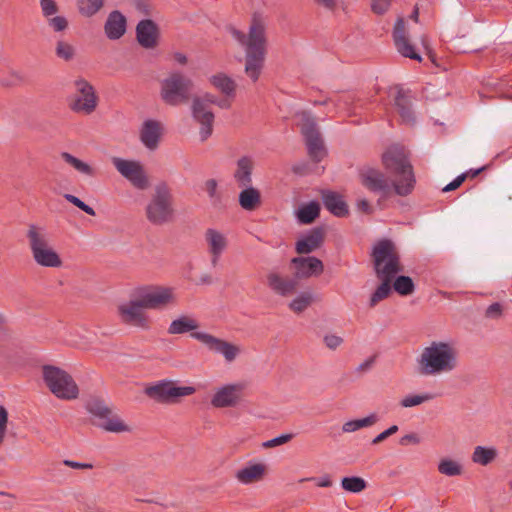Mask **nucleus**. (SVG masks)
<instances>
[{
	"label": "nucleus",
	"instance_id": "f257e3e1",
	"mask_svg": "<svg viewBox=\"0 0 512 512\" xmlns=\"http://www.w3.org/2000/svg\"><path fill=\"white\" fill-rule=\"evenodd\" d=\"M382 163L385 169L394 177L390 184L383 172L372 167H363L359 170L361 184L373 193H381L384 197L394 192L399 196H407L412 193L416 179L403 147H390L382 155Z\"/></svg>",
	"mask_w": 512,
	"mask_h": 512
},
{
	"label": "nucleus",
	"instance_id": "f03ea898",
	"mask_svg": "<svg viewBox=\"0 0 512 512\" xmlns=\"http://www.w3.org/2000/svg\"><path fill=\"white\" fill-rule=\"evenodd\" d=\"M173 302L174 294L171 288L141 287L134 291L129 301L117 306V315L123 325L147 331L152 327V320L145 310L161 309Z\"/></svg>",
	"mask_w": 512,
	"mask_h": 512
},
{
	"label": "nucleus",
	"instance_id": "7ed1b4c3",
	"mask_svg": "<svg viewBox=\"0 0 512 512\" xmlns=\"http://www.w3.org/2000/svg\"><path fill=\"white\" fill-rule=\"evenodd\" d=\"M227 31L245 50V73L256 82L264 67L267 54L266 24L264 19L254 14L249 26L248 34L228 26Z\"/></svg>",
	"mask_w": 512,
	"mask_h": 512
},
{
	"label": "nucleus",
	"instance_id": "20e7f679",
	"mask_svg": "<svg viewBox=\"0 0 512 512\" xmlns=\"http://www.w3.org/2000/svg\"><path fill=\"white\" fill-rule=\"evenodd\" d=\"M371 258L376 277L381 281L369 300V307L374 308L379 302L389 297L392 282L403 268L399 252L390 239L378 241L372 249Z\"/></svg>",
	"mask_w": 512,
	"mask_h": 512
},
{
	"label": "nucleus",
	"instance_id": "39448f33",
	"mask_svg": "<svg viewBox=\"0 0 512 512\" xmlns=\"http://www.w3.org/2000/svg\"><path fill=\"white\" fill-rule=\"evenodd\" d=\"M198 328L199 323L195 318L182 315L170 323L167 332L170 335L191 332L192 338L205 345L209 351L221 354L227 362H233L237 358L241 351L239 346L212 334L195 331Z\"/></svg>",
	"mask_w": 512,
	"mask_h": 512
},
{
	"label": "nucleus",
	"instance_id": "423d86ee",
	"mask_svg": "<svg viewBox=\"0 0 512 512\" xmlns=\"http://www.w3.org/2000/svg\"><path fill=\"white\" fill-rule=\"evenodd\" d=\"M457 365L456 350L446 342H432L418 359L421 375H436L452 371Z\"/></svg>",
	"mask_w": 512,
	"mask_h": 512
},
{
	"label": "nucleus",
	"instance_id": "0eeeda50",
	"mask_svg": "<svg viewBox=\"0 0 512 512\" xmlns=\"http://www.w3.org/2000/svg\"><path fill=\"white\" fill-rule=\"evenodd\" d=\"M26 238L36 264L46 268H60L62 266V259L51 244L46 228L30 224L28 225Z\"/></svg>",
	"mask_w": 512,
	"mask_h": 512
},
{
	"label": "nucleus",
	"instance_id": "6e6552de",
	"mask_svg": "<svg viewBox=\"0 0 512 512\" xmlns=\"http://www.w3.org/2000/svg\"><path fill=\"white\" fill-rule=\"evenodd\" d=\"M147 220L155 225L162 226L173 221L175 216L174 198L172 189L166 182H159L145 208Z\"/></svg>",
	"mask_w": 512,
	"mask_h": 512
},
{
	"label": "nucleus",
	"instance_id": "1a4fd4ad",
	"mask_svg": "<svg viewBox=\"0 0 512 512\" xmlns=\"http://www.w3.org/2000/svg\"><path fill=\"white\" fill-rule=\"evenodd\" d=\"M193 81L180 72H173L161 82L160 96L170 106L187 104L191 99Z\"/></svg>",
	"mask_w": 512,
	"mask_h": 512
},
{
	"label": "nucleus",
	"instance_id": "9d476101",
	"mask_svg": "<svg viewBox=\"0 0 512 512\" xmlns=\"http://www.w3.org/2000/svg\"><path fill=\"white\" fill-rule=\"evenodd\" d=\"M42 373L45 384L57 398L72 400L78 397V386L65 370L52 365H44Z\"/></svg>",
	"mask_w": 512,
	"mask_h": 512
},
{
	"label": "nucleus",
	"instance_id": "9b49d317",
	"mask_svg": "<svg viewBox=\"0 0 512 512\" xmlns=\"http://www.w3.org/2000/svg\"><path fill=\"white\" fill-rule=\"evenodd\" d=\"M145 394L150 399L162 404H176L181 398L196 392L193 386H177L171 380H162L145 388Z\"/></svg>",
	"mask_w": 512,
	"mask_h": 512
},
{
	"label": "nucleus",
	"instance_id": "f8f14e48",
	"mask_svg": "<svg viewBox=\"0 0 512 512\" xmlns=\"http://www.w3.org/2000/svg\"><path fill=\"white\" fill-rule=\"evenodd\" d=\"M86 409L99 420L97 425L102 429L115 433L129 431V427L113 413L102 398L90 397L86 403Z\"/></svg>",
	"mask_w": 512,
	"mask_h": 512
},
{
	"label": "nucleus",
	"instance_id": "ddd939ff",
	"mask_svg": "<svg viewBox=\"0 0 512 512\" xmlns=\"http://www.w3.org/2000/svg\"><path fill=\"white\" fill-rule=\"evenodd\" d=\"M217 100V97L211 93L195 96L192 99V116L201 125L199 134L202 141L207 140L212 135L215 116L209 106L216 104Z\"/></svg>",
	"mask_w": 512,
	"mask_h": 512
},
{
	"label": "nucleus",
	"instance_id": "4468645a",
	"mask_svg": "<svg viewBox=\"0 0 512 512\" xmlns=\"http://www.w3.org/2000/svg\"><path fill=\"white\" fill-rule=\"evenodd\" d=\"M75 94L69 101V108L76 113L89 115L98 106V96L92 84L84 78L74 81Z\"/></svg>",
	"mask_w": 512,
	"mask_h": 512
},
{
	"label": "nucleus",
	"instance_id": "2eb2a0df",
	"mask_svg": "<svg viewBox=\"0 0 512 512\" xmlns=\"http://www.w3.org/2000/svg\"><path fill=\"white\" fill-rule=\"evenodd\" d=\"M112 163L117 171L129 180L135 188L144 190L148 187V177L140 162L114 157Z\"/></svg>",
	"mask_w": 512,
	"mask_h": 512
},
{
	"label": "nucleus",
	"instance_id": "dca6fc26",
	"mask_svg": "<svg viewBox=\"0 0 512 512\" xmlns=\"http://www.w3.org/2000/svg\"><path fill=\"white\" fill-rule=\"evenodd\" d=\"M245 382L226 384L215 391L211 405L215 408L236 407L241 403L246 389Z\"/></svg>",
	"mask_w": 512,
	"mask_h": 512
},
{
	"label": "nucleus",
	"instance_id": "f3484780",
	"mask_svg": "<svg viewBox=\"0 0 512 512\" xmlns=\"http://www.w3.org/2000/svg\"><path fill=\"white\" fill-rule=\"evenodd\" d=\"M267 286L276 294L282 297H289L298 290L299 282L294 276H282L276 271L266 275Z\"/></svg>",
	"mask_w": 512,
	"mask_h": 512
},
{
	"label": "nucleus",
	"instance_id": "a211bd4d",
	"mask_svg": "<svg viewBox=\"0 0 512 512\" xmlns=\"http://www.w3.org/2000/svg\"><path fill=\"white\" fill-rule=\"evenodd\" d=\"M393 39L397 51L404 57L410 58L413 60H417L419 62L422 61V57L419 53L415 51L414 46L410 43L405 27V20L403 17H399L395 23L393 29Z\"/></svg>",
	"mask_w": 512,
	"mask_h": 512
},
{
	"label": "nucleus",
	"instance_id": "6ab92c4d",
	"mask_svg": "<svg viewBox=\"0 0 512 512\" xmlns=\"http://www.w3.org/2000/svg\"><path fill=\"white\" fill-rule=\"evenodd\" d=\"M291 264L295 268L294 275L299 281L313 276H319L324 271L322 261L314 256L295 257L291 260Z\"/></svg>",
	"mask_w": 512,
	"mask_h": 512
},
{
	"label": "nucleus",
	"instance_id": "aec40b11",
	"mask_svg": "<svg viewBox=\"0 0 512 512\" xmlns=\"http://www.w3.org/2000/svg\"><path fill=\"white\" fill-rule=\"evenodd\" d=\"M159 36V27L151 19L141 20L136 26V39L145 49L155 48L158 45Z\"/></svg>",
	"mask_w": 512,
	"mask_h": 512
},
{
	"label": "nucleus",
	"instance_id": "412c9836",
	"mask_svg": "<svg viewBox=\"0 0 512 512\" xmlns=\"http://www.w3.org/2000/svg\"><path fill=\"white\" fill-rule=\"evenodd\" d=\"M204 236L208 246V252L211 255V265L216 267L222 253L227 248V239L221 232L212 228L207 229Z\"/></svg>",
	"mask_w": 512,
	"mask_h": 512
},
{
	"label": "nucleus",
	"instance_id": "4be33fe9",
	"mask_svg": "<svg viewBox=\"0 0 512 512\" xmlns=\"http://www.w3.org/2000/svg\"><path fill=\"white\" fill-rule=\"evenodd\" d=\"M126 17L118 10L112 11L105 22L104 31L108 39L118 40L126 32Z\"/></svg>",
	"mask_w": 512,
	"mask_h": 512
},
{
	"label": "nucleus",
	"instance_id": "5701e85b",
	"mask_svg": "<svg viewBox=\"0 0 512 512\" xmlns=\"http://www.w3.org/2000/svg\"><path fill=\"white\" fill-rule=\"evenodd\" d=\"M162 135V125L156 120H146L140 130V140L150 150H155Z\"/></svg>",
	"mask_w": 512,
	"mask_h": 512
},
{
	"label": "nucleus",
	"instance_id": "b1692460",
	"mask_svg": "<svg viewBox=\"0 0 512 512\" xmlns=\"http://www.w3.org/2000/svg\"><path fill=\"white\" fill-rule=\"evenodd\" d=\"M394 105L404 123L408 125H413L415 123V115L412 110L411 96L408 94V91L397 87V93L394 98Z\"/></svg>",
	"mask_w": 512,
	"mask_h": 512
},
{
	"label": "nucleus",
	"instance_id": "393cba45",
	"mask_svg": "<svg viewBox=\"0 0 512 512\" xmlns=\"http://www.w3.org/2000/svg\"><path fill=\"white\" fill-rule=\"evenodd\" d=\"M324 229L321 227L313 228L306 236L296 242V252L298 254H309L319 248L324 241Z\"/></svg>",
	"mask_w": 512,
	"mask_h": 512
},
{
	"label": "nucleus",
	"instance_id": "a878e982",
	"mask_svg": "<svg viewBox=\"0 0 512 512\" xmlns=\"http://www.w3.org/2000/svg\"><path fill=\"white\" fill-rule=\"evenodd\" d=\"M266 465L255 463L236 472V479L242 484H252L261 481L266 474Z\"/></svg>",
	"mask_w": 512,
	"mask_h": 512
},
{
	"label": "nucleus",
	"instance_id": "bb28decb",
	"mask_svg": "<svg viewBox=\"0 0 512 512\" xmlns=\"http://www.w3.org/2000/svg\"><path fill=\"white\" fill-rule=\"evenodd\" d=\"M323 203L326 209L337 217H345L349 214L347 203L336 192H325L323 194Z\"/></svg>",
	"mask_w": 512,
	"mask_h": 512
},
{
	"label": "nucleus",
	"instance_id": "cd10ccee",
	"mask_svg": "<svg viewBox=\"0 0 512 512\" xmlns=\"http://www.w3.org/2000/svg\"><path fill=\"white\" fill-rule=\"evenodd\" d=\"M254 168L253 160L248 156H243L237 161V169L234 178L240 187H247L252 183V170Z\"/></svg>",
	"mask_w": 512,
	"mask_h": 512
},
{
	"label": "nucleus",
	"instance_id": "c85d7f7f",
	"mask_svg": "<svg viewBox=\"0 0 512 512\" xmlns=\"http://www.w3.org/2000/svg\"><path fill=\"white\" fill-rule=\"evenodd\" d=\"M238 201L244 210L254 211L261 205V193L249 185L240 192Z\"/></svg>",
	"mask_w": 512,
	"mask_h": 512
},
{
	"label": "nucleus",
	"instance_id": "c756f323",
	"mask_svg": "<svg viewBox=\"0 0 512 512\" xmlns=\"http://www.w3.org/2000/svg\"><path fill=\"white\" fill-rule=\"evenodd\" d=\"M211 84L228 98H234L236 93L235 81L225 73H218L210 78Z\"/></svg>",
	"mask_w": 512,
	"mask_h": 512
},
{
	"label": "nucleus",
	"instance_id": "7c9ffc66",
	"mask_svg": "<svg viewBox=\"0 0 512 512\" xmlns=\"http://www.w3.org/2000/svg\"><path fill=\"white\" fill-rule=\"evenodd\" d=\"M308 155L311 160L318 163L324 159L327 154L321 135L305 139Z\"/></svg>",
	"mask_w": 512,
	"mask_h": 512
},
{
	"label": "nucleus",
	"instance_id": "2f4dec72",
	"mask_svg": "<svg viewBox=\"0 0 512 512\" xmlns=\"http://www.w3.org/2000/svg\"><path fill=\"white\" fill-rule=\"evenodd\" d=\"M297 116L299 117L298 126L305 139L320 135L316 121L310 113L302 111Z\"/></svg>",
	"mask_w": 512,
	"mask_h": 512
},
{
	"label": "nucleus",
	"instance_id": "473e14b6",
	"mask_svg": "<svg viewBox=\"0 0 512 512\" xmlns=\"http://www.w3.org/2000/svg\"><path fill=\"white\" fill-rule=\"evenodd\" d=\"M497 454V450L494 447L476 446L471 459L476 464L486 466L496 459Z\"/></svg>",
	"mask_w": 512,
	"mask_h": 512
},
{
	"label": "nucleus",
	"instance_id": "72a5a7b5",
	"mask_svg": "<svg viewBox=\"0 0 512 512\" xmlns=\"http://www.w3.org/2000/svg\"><path fill=\"white\" fill-rule=\"evenodd\" d=\"M320 214V204L312 201L302 206L298 212L297 217L302 224H311Z\"/></svg>",
	"mask_w": 512,
	"mask_h": 512
},
{
	"label": "nucleus",
	"instance_id": "f704fd0d",
	"mask_svg": "<svg viewBox=\"0 0 512 512\" xmlns=\"http://www.w3.org/2000/svg\"><path fill=\"white\" fill-rule=\"evenodd\" d=\"M379 421L376 413H372L365 418L347 421L343 424L342 430L345 433L355 432L364 427H370Z\"/></svg>",
	"mask_w": 512,
	"mask_h": 512
},
{
	"label": "nucleus",
	"instance_id": "c9c22d12",
	"mask_svg": "<svg viewBox=\"0 0 512 512\" xmlns=\"http://www.w3.org/2000/svg\"><path fill=\"white\" fill-rule=\"evenodd\" d=\"M61 158L69 165H71L75 170L80 172L81 174L94 177L96 176V169L91 167L89 164L83 162L82 160L76 158L72 154L68 152H63L61 154Z\"/></svg>",
	"mask_w": 512,
	"mask_h": 512
},
{
	"label": "nucleus",
	"instance_id": "e433bc0d",
	"mask_svg": "<svg viewBox=\"0 0 512 512\" xmlns=\"http://www.w3.org/2000/svg\"><path fill=\"white\" fill-rule=\"evenodd\" d=\"M27 83L26 76L20 71L11 70L0 78V85L7 88L19 87Z\"/></svg>",
	"mask_w": 512,
	"mask_h": 512
},
{
	"label": "nucleus",
	"instance_id": "4c0bfd02",
	"mask_svg": "<svg viewBox=\"0 0 512 512\" xmlns=\"http://www.w3.org/2000/svg\"><path fill=\"white\" fill-rule=\"evenodd\" d=\"M80 14L86 17L95 15L104 5V0H77Z\"/></svg>",
	"mask_w": 512,
	"mask_h": 512
},
{
	"label": "nucleus",
	"instance_id": "58836bf2",
	"mask_svg": "<svg viewBox=\"0 0 512 512\" xmlns=\"http://www.w3.org/2000/svg\"><path fill=\"white\" fill-rule=\"evenodd\" d=\"M392 283L395 291L402 296H407L414 292L415 286L409 276H398Z\"/></svg>",
	"mask_w": 512,
	"mask_h": 512
},
{
	"label": "nucleus",
	"instance_id": "ea45409f",
	"mask_svg": "<svg viewBox=\"0 0 512 512\" xmlns=\"http://www.w3.org/2000/svg\"><path fill=\"white\" fill-rule=\"evenodd\" d=\"M312 302V294L309 292H303L290 302L289 308L295 313H301L306 310Z\"/></svg>",
	"mask_w": 512,
	"mask_h": 512
},
{
	"label": "nucleus",
	"instance_id": "a19ab883",
	"mask_svg": "<svg viewBox=\"0 0 512 512\" xmlns=\"http://www.w3.org/2000/svg\"><path fill=\"white\" fill-rule=\"evenodd\" d=\"M55 54L59 59L68 62L74 59L76 51L73 45L66 41L60 40L56 43Z\"/></svg>",
	"mask_w": 512,
	"mask_h": 512
},
{
	"label": "nucleus",
	"instance_id": "79ce46f5",
	"mask_svg": "<svg viewBox=\"0 0 512 512\" xmlns=\"http://www.w3.org/2000/svg\"><path fill=\"white\" fill-rule=\"evenodd\" d=\"M342 488L352 493H359L366 488V482L363 478L353 476L344 477L341 481Z\"/></svg>",
	"mask_w": 512,
	"mask_h": 512
},
{
	"label": "nucleus",
	"instance_id": "37998d69",
	"mask_svg": "<svg viewBox=\"0 0 512 512\" xmlns=\"http://www.w3.org/2000/svg\"><path fill=\"white\" fill-rule=\"evenodd\" d=\"M438 470L441 474L447 476H457L462 473L461 465L450 459L442 460L438 465Z\"/></svg>",
	"mask_w": 512,
	"mask_h": 512
},
{
	"label": "nucleus",
	"instance_id": "c03bdc74",
	"mask_svg": "<svg viewBox=\"0 0 512 512\" xmlns=\"http://www.w3.org/2000/svg\"><path fill=\"white\" fill-rule=\"evenodd\" d=\"M432 399L429 394L424 395H408L400 401V405L404 408L414 407Z\"/></svg>",
	"mask_w": 512,
	"mask_h": 512
},
{
	"label": "nucleus",
	"instance_id": "a18cd8bd",
	"mask_svg": "<svg viewBox=\"0 0 512 512\" xmlns=\"http://www.w3.org/2000/svg\"><path fill=\"white\" fill-rule=\"evenodd\" d=\"M49 27L55 32H62L68 27V21L63 16H50L47 18Z\"/></svg>",
	"mask_w": 512,
	"mask_h": 512
},
{
	"label": "nucleus",
	"instance_id": "49530a36",
	"mask_svg": "<svg viewBox=\"0 0 512 512\" xmlns=\"http://www.w3.org/2000/svg\"><path fill=\"white\" fill-rule=\"evenodd\" d=\"M64 198L72 203L73 205H75L77 208L81 209L82 211H84L85 213H87L88 215H91V216H94L95 215V210L88 206L87 204H85L82 200H80L78 197L72 195V194H65L64 195Z\"/></svg>",
	"mask_w": 512,
	"mask_h": 512
},
{
	"label": "nucleus",
	"instance_id": "de8ad7c7",
	"mask_svg": "<svg viewBox=\"0 0 512 512\" xmlns=\"http://www.w3.org/2000/svg\"><path fill=\"white\" fill-rule=\"evenodd\" d=\"M293 438H294V434H292V433L282 434L278 437H275L271 440L264 442L263 447L264 448H273L276 446H280V445L290 442Z\"/></svg>",
	"mask_w": 512,
	"mask_h": 512
},
{
	"label": "nucleus",
	"instance_id": "09e8293b",
	"mask_svg": "<svg viewBox=\"0 0 512 512\" xmlns=\"http://www.w3.org/2000/svg\"><path fill=\"white\" fill-rule=\"evenodd\" d=\"M218 183L215 179H208L204 183L205 191L211 200L220 201V194L217 192Z\"/></svg>",
	"mask_w": 512,
	"mask_h": 512
},
{
	"label": "nucleus",
	"instance_id": "8fccbe9b",
	"mask_svg": "<svg viewBox=\"0 0 512 512\" xmlns=\"http://www.w3.org/2000/svg\"><path fill=\"white\" fill-rule=\"evenodd\" d=\"M43 15L48 18L57 14L58 6L54 0H40Z\"/></svg>",
	"mask_w": 512,
	"mask_h": 512
},
{
	"label": "nucleus",
	"instance_id": "3c124183",
	"mask_svg": "<svg viewBox=\"0 0 512 512\" xmlns=\"http://www.w3.org/2000/svg\"><path fill=\"white\" fill-rule=\"evenodd\" d=\"M134 7L144 16H151L153 14V6L149 0H135Z\"/></svg>",
	"mask_w": 512,
	"mask_h": 512
},
{
	"label": "nucleus",
	"instance_id": "603ef678",
	"mask_svg": "<svg viewBox=\"0 0 512 512\" xmlns=\"http://www.w3.org/2000/svg\"><path fill=\"white\" fill-rule=\"evenodd\" d=\"M391 0H372L371 9L375 14L382 15L390 7Z\"/></svg>",
	"mask_w": 512,
	"mask_h": 512
},
{
	"label": "nucleus",
	"instance_id": "864d4df0",
	"mask_svg": "<svg viewBox=\"0 0 512 512\" xmlns=\"http://www.w3.org/2000/svg\"><path fill=\"white\" fill-rule=\"evenodd\" d=\"M8 423V412L6 408L0 405V445L4 441L6 429Z\"/></svg>",
	"mask_w": 512,
	"mask_h": 512
},
{
	"label": "nucleus",
	"instance_id": "5fc2aeb1",
	"mask_svg": "<svg viewBox=\"0 0 512 512\" xmlns=\"http://www.w3.org/2000/svg\"><path fill=\"white\" fill-rule=\"evenodd\" d=\"M398 426L397 425H392L390 426L388 429H386L385 431H383L382 433H380L379 435H377L373 440H372V444L373 445H377L381 442H383L384 440H386L388 437L392 436L393 434H395L397 431H398Z\"/></svg>",
	"mask_w": 512,
	"mask_h": 512
},
{
	"label": "nucleus",
	"instance_id": "6e6d98bb",
	"mask_svg": "<svg viewBox=\"0 0 512 512\" xmlns=\"http://www.w3.org/2000/svg\"><path fill=\"white\" fill-rule=\"evenodd\" d=\"M324 343L329 349L335 350L343 343V339L340 336L330 334L324 337Z\"/></svg>",
	"mask_w": 512,
	"mask_h": 512
},
{
	"label": "nucleus",
	"instance_id": "4d7b16f0",
	"mask_svg": "<svg viewBox=\"0 0 512 512\" xmlns=\"http://www.w3.org/2000/svg\"><path fill=\"white\" fill-rule=\"evenodd\" d=\"M421 441L420 437L416 433H409L400 438L399 444L407 446L409 444L417 445Z\"/></svg>",
	"mask_w": 512,
	"mask_h": 512
},
{
	"label": "nucleus",
	"instance_id": "13d9d810",
	"mask_svg": "<svg viewBox=\"0 0 512 512\" xmlns=\"http://www.w3.org/2000/svg\"><path fill=\"white\" fill-rule=\"evenodd\" d=\"M467 177L468 174L459 175L456 179H454L452 182H450L443 188V192H449L457 189L458 187L461 186V184L466 180Z\"/></svg>",
	"mask_w": 512,
	"mask_h": 512
},
{
	"label": "nucleus",
	"instance_id": "bf43d9fd",
	"mask_svg": "<svg viewBox=\"0 0 512 512\" xmlns=\"http://www.w3.org/2000/svg\"><path fill=\"white\" fill-rule=\"evenodd\" d=\"M502 314V306L500 303H493L486 309V317L499 318Z\"/></svg>",
	"mask_w": 512,
	"mask_h": 512
},
{
	"label": "nucleus",
	"instance_id": "052dcab7",
	"mask_svg": "<svg viewBox=\"0 0 512 512\" xmlns=\"http://www.w3.org/2000/svg\"><path fill=\"white\" fill-rule=\"evenodd\" d=\"M357 209L358 211L364 213V214H372L373 213V208L372 206L370 205L369 201L367 199H359L357 201Z\"/></svg>",
	"mask_w": 512,
	"mask_h": 512
},
{
	"label": "nucleus",
	"instance_id": "680f3d73",
	"mask_svg": "<svg viewBox=\"0 0 512 512\" xmlns=\"http://www.w3.org/2000/svg\"><path fill=\"white\" fill-rule=\"evenodd\" d=\"M64 464L74 469H91L93 467L92 464L89 463H79L71 460H65Z\"/></svg>",
	"mask_w": 512,
	"mask_h": 512
},
{
	"label": "nucleus",
	"instance_id": "e2e57ef3",
	"mask_svg": "<svg viewBox=\"0 0 512 512\" xmlns=\"http://www.w3.org/2000/svg\"><path fill=\"white\" fill-rule=\"evenodd\" d=\"M374 361H375V356L370 357L369 359L364 361L362 364H360L359 367L357 368V370L360 372H363V371L370 369L372 367Z\"/></svg>",
	"mask_w": 512,
	"mask_h": 512
},
{
	"label": "nucleus",
	"instance_id": "0e129e2a",
	"mask_svg": "<svg viewBox=\"0 0 512 512\" xmlns=\"http://www.w3.org/2000/svg\"><path fill=\"white\" fill-rule=\"evenodd\" d=\"M318 4L323 5L329 10H333L336 6L335 0H315Z\"/></svg>",
	"mask_w": 512,
	"mask_h": 512
},
{
	"label": "nucleus",
	"instance_id": "69168bd1",
	"mask_svg": "<svg viewBox=\"0 0 512 512\" xmlns=\"http://www.w3.org/2000/svg\"><path fill=\"white\" fill-rule=\"evenodd\" d=\"M317 486L323 487V488L330 487V486H332V481L330 480V478L328 476H326L317 482Z\"/></svg>",
	"mask_w": 512,
	"mask_h": 512
},
{
	"label": "nucleus",
	"instance_id": "338daca9",
	"mask_svg": "<svg viewBox=\"0 0 512 512\" xmlns=\"http://www.w3.org/2000/svg\"><path fill=\"white\" fill-rule=\"evenodd\" d=\"M216 105L222 109H229L231 107V101L227 97L226 99L217 100Z\"/></svg>",
	"mask_w": 512,
	"mask_h": 512
},
{
	"label": "nucleus",
	"instance_id": "774afa93",
	"mask_svg": "<svg viewBox=\"0 0 512 512\" xmlns=\"http://www.w3.org/2000/svg\"><path fill=\"white\" fill-rule=\"evenodd\" d=\"M174 59H175L178 63H180V64H182V65H184V64H186V63H187V58H186V56H185L184 54H182V53H175V54H174Z\"/></svg>",
	"mask_w": 512,
	"mask_h": 512
}]
</instances>
